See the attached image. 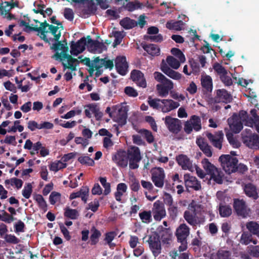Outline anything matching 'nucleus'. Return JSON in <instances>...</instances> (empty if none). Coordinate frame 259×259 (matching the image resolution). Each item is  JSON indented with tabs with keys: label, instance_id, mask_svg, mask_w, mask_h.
Wrapping results in <instances>:
<instances>
[{
	"label": "nucleus",
	"instance_id": "nucleus-1",
	"mask_svg": "<svg viewBox=\"0 0 259 259\" xmlns=\"http://www.w3.org/2000/svg\"><path fill=\"white\" fill-rule=\"evenodd\" d=\"M188 208L193 211L192 214L189 211L184 212L185 220L191 225L196 226L204 222L206 218L209 217L210 219L213 217L212 212L209 208L202 205L196 200H193L189 205Z\"/></svg>",
	"mask_w": 259,
	"mask_h": 259
},
{
	"label": "nucleus",
	"instance_id": "nucleus-2",
	"mask_svg": "<svg viewBox=\"0 0 259 259\" xmlns=\"http://www.w3.org/2000/svg\"><path fill=\"white\" fill-rule=\"evenodd\" d=\"M201 163L207 175L210 176V178L218 184L223 182V175L219 169L207 158L201 160Z\"/></svg>",
	"mask_w": 259,
	"mask_h": 259
},
{
	"label": "nucleus",
	"instance_id": "nucleus-3",
	"mask_svg": "<svg viewBox=\"0 0 259 259\" xmlns=\"http://www.w3.org/2000/svg\"><path fill=\"white\" fill-rule=\"evenodd\" d=\"M219 161L225 171L230 174L235 172L237 169V159L229 154L222 155L219 157Z\"/></svg>",
	"mask_w": 259,
	"mask_h": 259
},
{
	"label": "nucleus",
	"instance_id": "nucleus-4",
	"mask_svg": "<svg viewBox=\"0 0 259 259\" xmlns=\"http://www.w3.org/2000/svg\"><path fill=\"white\" fill-rule=\"evenodd\" d=\"M106 112L108 113L114 121L121 124L125 123L126 116L125 110L121 105H118L112 107H108L106 109Z\"/></svg>",
	"mask_w": 259,
	"mask_h": 259
},
{
	"label": "nucleus",
	"instance_id": "nucleus-5",
	"mask_svg": "<svg viewBox=\"0 0 259 259\" xmlns=\"http://www.w3.org/2000/svg\"><path fill=\"white\" fill-rule=\"evenodd\" d=\"M171 54L178 58H176L172 56H168L166 61L169 67L173 69H178L181 65V63H184L185 60V57L181 51L177 48H172L171 50Z\"/></svg>",
	"mask_w": 259,
	"mask_h": 259
},
{
	"label": "nucleus",
	"instance_id": "nucleus-6",
	"mask_svg": "<svg viewBox=\"0 0 259 259\" xmlns=\"http://www.w3.org/2000/svg\"><path fill=\"white\" fill-rule=\"evenodd\" d=\"M247 113L242 111L239 115H234L228 120L230 129L235 133H238L243 127V122L246 117Z\"/></svg>",
	"mask_w": 259,
	"mask_h": 259
},
{
	"label": "nucleus",
	"instance_id": "nucleus-7",
	"mask_svg": "<svg viewBox=\"0 0 259 259\" xmlns=\"http://www.w3.org/2000/svg\"><path fill=\"white\" fill-rule=\"evenodd\" d=\"M61 41H58L51 47V49L54 50L57 52L52 56V58L56 60H60L62 62L63 71H65V39Z\"/></svg>",
	"mask_w": 259,
	"mask_h": 259
},
{
	"label": "nucleus",
	"instance_id": "nucleus-8",
	"mask_svg": "<svg viewBox=\"0 0 259 259\" xmlns=\"http://www.w3.org/2000/svg\"><path fill=\"white\" fill-rule=\"evenodd\" d=\"M201 128L200 118L196 116H193L184 125V131L187 134H190L194 130L199 131Z\"/></svg>",
	"mask_w": 259,
	"mask_h": 259
},
{
	"label": "nucleus",
	"instance_id": "nucleus-9",
	"mask_svg": "<svg viewBox=\"0 0 259 259\" xmlns=\"http://www.w3.org/2000/svg\"><path fill=\"white\" fill-rule=\"evenodd\" d=\"M165 124L168 130L173 133L177 134L181 129V121L178 118L167 116L164 118Z\"/></svg>",
	"mask_w": 259,
	"mask_h": 259
},
{
	"label": "nucleus",
	"instance_id": "nucleus-10",
	"mask_svg": "<svg viewBox=\"0 0 259 259\" xmlns=\"http://www.w3.org/2000/svg\"><path fill=\"white\" fill-rule=\"evenodd\" d=\"M87 47L90 52L94 53H101L107 49L106 46L102 42L93 41L89 36L87 37Z\"/></svg>",
	"mask_w": 259,
	"mask_h": 259
},
{
	"label": "nucleus",
	"instance_id": "nucleus-11",
	"mask_svg": "<svg viewBox=\"0 0 259 259\" xmlns=\"http://www.w3.org/2000/svg\"><path fill=\"white\" fill-rule=\"evenodd\" d=\"M243 140L245 145L251 148L259 149V136L247 132L243 134Z\"/></svg>",
	"mask_w": 259,
	"mask_h": 259
},
{
	"label": "nucleus",
	"instance_id": "nucleus-12",
	"mask_svg": "<svg viewBox=\"0 0 259 259\" xmlns=\"http://www.w3.org/2000/svg\"><path fill=\"white\" fill-rule=\"evenodd\" d=\"M165 175L163 169L157 167L153 170L152 180L156 187L162 188L164 185Z\"/></svg>",
	"mask_w": 259,
	"mask_h": 259
},
{
	"label": "nucleus",
	"instance_id": "nucleus-13",
	"mask_svg": "<svg viewBox=\"0 0 259 259\" xmlns=\"http://www.w3.org/2000/svg\"><path fill=\"white\" fill-rule=\"evenodd\" d=\"M66 80L70 79L73 73V71L75 70L76 67L78 63L77 59H73L70 56L66 55Z\"/></svg>",
	"mask_w": 259,
	"mask_h": 259
},
{
	"label": "nucleus",
	"instance_id": "nucleus-14",
	"mask_svg": "<svg viewBox=\"0 0 259 259\" xmlns=\"http://www.w3.org/2000/svg\"><path fill=\"white\" fill-rule=\"evenodd\" d=\"M149 248L154 256H157L161 252V244L159 237L151 236L148 240Z\"/></svg>",
	"mask_w": 259,
	"mask_h": 259
},
{
	"label": "nucleus",
	"instance_id": "nucleus-15",
	"mask_svg": "<svg viewBox=\"0 0 259 259\" xmlns=\"http://www.w3.org/2000/svg\"><path fill=\"white\" fill-rule=\"evenodd\" d=\"M152 211L154 219L156 221H160L166 215L164 205L160 201L154 203Z\"/></svg>",
	"mask_w": 259,
	"mask_h": 259
},
{
	"label": "nucleus",
	"instance_id": "nucleus-16",
	"mask_svg": "<svg viewBox=\"0 0 259 259\" xmlns=\"http://www.w3.org/2000/svg\"><path fill=\"white\" fill-rule=\"evenodd\" d=\"M234 207L238 215L246 218L249 215L250 209L242 200H235L234 203Z\"/></svg>",
	"mask_w": 259,
	"mask_h": 259
},
{
	"label": "nucleus",
	"instance_id": "nucleus-17",
	"mask_svg": "<svg viewBox=\"0 0 259 259\" xmlns=\"http://www.w3.org/2000/svg\"><path fill=\"white\" fill-rule=\"evenodd\" d=\"M207 137L214 147L219 149L222 148L224 139V134L222 131H219L214 135L208 133Z\"/></svg>",
	"mask_w": 259,
	"mask_h": 259
},
{
	"label": "nucleus",
	"instance_id": "nucleus-18",
	"mask_svg": "<svg viewBox=\"0 0 259 259\" xmlns=\"http://www.w3.org/2000/svg\"><path fill=\"white\" fill-rule=\"evenodd\" d=\"M115 67L117 72L122 75H124L127 72L128 64L126 58L123 56L117 57L115 60Z\"/></svg>",
	"mask_w": 259,
	"mask_h": 259
},
{
	"label": "nucleus",
	"instance_id": "nucleus-19",
	"mask_svg": "<svg viewBox=\"0 0 259 259\" xmlns=\"http://www.w3.org/2000/svg\"><path fill=\"white\" fill-rule=\"evenodd\" d=\"M87 38H82L71 46L70 53L72 55L77 56L82 53L87 47Z\"/></svg>",
	"mask_w": 259,
	"mask_h": 259
},
{
	"label": "nucleus",
	"instance_id": "nucleus-20",
	"mask_svg": "<svg viewBox=\"0 0 259 259\" xmlns=\"http://www.w3.org/2000/svg\"><path fill=\"white\" fill-rule=\"evenodd\" d=\"M131 77L132 80L138 86L143 88L146 87L147 83L144 74L140 71L137 70L132 71Z\"/></svg>",
	"mask_w": 259,
	"mask_h": 259
},
{
	"label": "nucleus",
	"instance_id": "nucleus-21",
	"mask_svg": "<svg viewBox=\"0 0 259 259\" xmlns=\"http://www.w3.org/2000/svg\"><path fill=\"white\" fill-rule=\"evenodd\" d=\"M85 114L86 116L91 118L92 115H94L97 120H99L102 117V113L100 112L99 107L95 104H90L85 106Z\"/></svg>",
	"mask_w": 259,
	"mask_h": 259
},
{
	"label": "nucleus",
	"instance_id": "nucleus-22",
	"mask_svg": "<svg viewBox=\"0 0 259 259\" xmlns=\"http://www.w3.org/2000/svg\"><path fill=\"white\" fill-rule=\"evenodd\" d=\"M184 182L187 188H191L195 190H199L201 188L200 183L197 179L189 174L184 175Z\"/></svg>",
	"mask_w": 259,
	"mask_h": 259
},
{
	"label": "nucleus",
	"instance_id": "nucleus-23",
	"mask_svg": "<svg viewBox=\"0 0 259 259\" xmlns=\"http://www.w3.org/2000/svg\"><path fill=\"white\" fill-rule=\"evenodd\" d=\"M155 79L158 82H160L161 84L166 88L169 91L174 89V83L173 82L166 78L162 73L155 72L154 74Z\"/></svg>",
	"mask_w": 259,
	"mask_h": 259
},
{
	"label": "nucleus",
	"instance_id": "nucleus-24",
	"mask_svg": "<svg viewBox=\"0 0 259 259\" xmlns=\"http://www.w3.org/2000/svg\"><path fill=\"white\" fill-rule=\"evenodd\" d=\"M176 160L182 168L184 170H192V161L190 159L185 155L181 154L178 155L176 157Z\"/></svg>",
	"mask_w": 259,
	"mask_h": 259
},
{
	"label": "nucleus",
	"instance_id": "nucleus-25",
	"mask_svg": "<svg viewBox=\"0 0 259 259\" xmlns=\"http://www.w3.org/2000/svg\"><path fill=\"white\" fill-rule=\"evenodd\" d=\"M180 106V104L171 99H162L161 111L163 113L168 112Z\"/></svg>",
	"mask_w": 259,
	"mask_h": 259
},
{
	"label": "nucleus",
	"instance_id": "nucleus-26",
	"mask_svg": "<svg viewBox=\"0 0 259 259\" xmlns=\"http://www.w3.org/2000/svg\"><path fill=\"white\" fill-rule=\"evenodd\" d=\"M161 71L169 77L172 79L179 80L182 78V74L171 69L166 64H162L161 66Z\"/></svg>",
	"mask_w": 259,
	"mask_h": 259
},
{
	"label": "nucleus",
	"instance_id": "nucleus-27",
	"mask_svg": "<svg viewBox=\"0 0 259 259\" xmlns=\"http://www.w3.org/2000/svg\"><path fill=\"white\" fill-rule=\"evenodd\" d=\"M190 233L189 228L185 224H182L177 228L176 235L179 241L186 240Z\"/></svg>",
	"mask_w": 259,
	"mask_h": 259
},
{
	"label": "nucleus",
	"instance_id": "nucleus-28",
	"mask_svg": "<svg viewBox=\"0 0 259 259\" xmlns=\"http://www.w3.org/2000/svg\"><path fill=\"white\" fill-rule=\"evenodd\" d=\"M232 100L231 96L224 89H219L216 91L215 101L217 102H230Z\"/></svg>",
	"mask_w": 259,
	"mask_h": 259
},
{
	"label": "nucleus",
	"instance_id": "nucleus-29",
	"mask_svg": "<svg viewBox=\"0 0 259 259\" xmlns=\"http://www.w3.org/2000/svg\"><path fill=\"white\" fill-rule=\"evenodd\" d=\"M201 84L202 88L207 92H211L213 89V82L211 77L207 74L201 76Z\"/></svg>",
	"mask_w": 259,
	"mask_h": 259
},
{
	"label": "nucleus",
	"instance_id": "nucleus-30",
	"mask_svg": "<svg viewBox=\"0 0 259 259\" xmlns=\"http://www.w3.org/2000/svg\"><path fill=\"white\" fill-rule=\"evenodd\" d=\"M104 63H105V59H100L99 58H96L93 61H92L91 68L89 69L90 75H92L95 70H97V76H99L101 73L98 70L101 68L104 67Z\"/></svg>",
	"mask_w": 259,
	"mask_h": 259
},
{
	"label": "nucleus",
	"instance_id": "nucleus-31",
	"mask_svg": "<svg viewBox=\"0 0 259 259\" xmlns=\"http://www.w3.org/2000/svg\"><path fill=\"white\" fill-rule=\"evenodd\" d=\"M115 162L122 167H126L128 164V157L124 152H118L113 158Z\"/></svg>",
	"mask_w": 259,
	"mask_h": 259
},
{
	"label": "nucleus",
	"instance_id": "nucleus-32",
	"mask_svg": "<svg viewBox=\"0 0 259 259\" xmlns=\"http://www.w3.org/2000/svg\"><path fill=\"white\" fill-rule=\"evenodd\" d=\"M127 185L124 183H119L117 186L116 192L115 193V197L117 201L121 202L123 194L126 192Z\"/></svg>",
	"mask_w": 259,
	"mask_h": 259
},
{
	"label": "nucleus",
	"instance_id": "nucleus-33",
	"mask_svg": "<svg viewBox=\"0 0 259 259\" xmlns=\"http://www.w3.org/2000/svg\"><path fill=\"white\" fill-rule=\"evenodd\" d=\"M245 194L249 197H252L254 199L257 198V192L254 186L251 184H246L244 188Z\"/></svg>",
	"mask_w": 259,
	"mask_h": 259
},
{
	"label": "nucleus",
	"instance_id": "nucleus-34",
	"mask_svg": "<svg viewBox=\"0 0 259 259\" xmlns=\"http://www.w3.org/2000/svg\"><path fill=\"white\" fill-rule=\"evenodd\" d=\"M185 23L181 20L178 21H169L166 24V27L170 30H175L177 31L181 30Z\"/></svg>",
	"mask_w": 259,
	"mask_h": 259
},
{
	"label": "nucleus",
	"instance_id": "nucleus-35",
	"mask_svg": "<svg viewBox=\"0 0 259 259\" xmlns=\"http://www.w3.org/2000/svg\"><path fill=\"white\" fill-rule=\"evenodd\" d=\"M143 48L148 54L151 56H157L160 53L159 48L154 44L143 45Z\"/></svg>",
	"mask_w": 259,
	"mask_h": 259
},
{
	"label": "nucleus",
	"instance_id": "nucleus-36",
	"mask_svg": "<svg viewBox=\"0 0 259 259\" xmlns=\"http://www.w3.org/2000/svg\"><path fill=\"white\" fill-rule=\"evenodd\" d=\"M5 184L8 189L10 188L8 185L11 184V186L15 185L18 189H19L22 187L23 182L21 179L16 178H13L10 179L6 180Z\"/></svg>",
	"mask_w": 259,
	"mask_h": 259
},
{
	"label": "nucleus",
	"instance_id": "nucleus-37",
	"mask_svg": "<svg viewBox=\"0 0 259 259\" xmlns=\"http://www.w3.org/2000/svg\"><path fill=\"white\" fill-rule=\"evenodd\" d=\"M128 158H141L139 149L135 146H130L127 150Z\"/></svg>",
	"mask_w": 259,
	"mask_h": 259
},
{
	"label": "nucleus",
	"instance_id": "nucleus-38",
	"mask_svg": "<svg viewBox=\"0 0 259 259\" xmlns=\"http://www.w3.org/2000/svg\"><path fill=\"white\" fill-rule=\"evenodd\" d=\"M219 213L222 217L226 218L229 217L232 214V208L229 205H225L220 204L219 206Z\"/></svg>",
	"mask_w": 259,
	"mask_h": 259
},
{
	"label": "nucleus",
	"instance_id": "nucleus-39",
	"mask_svg": "<svg viewBox=\"0 0 259 259\" xmlns=\"http://www.w3.org/2000/svg\"><path fill=\"white\" fill-rule=\"evenodd\" d=\"M120 25L126 29H130L135 27L137 23L134 21L128 18H125L120 22Z\"/></svg>",
	"mask_w": 259,
	"mask_h": 259
},
{
	"label": "nucleus",
	"instance_id": "nucleus-40",
	"mask_svg": "<svg viewBox=\"0 0 259 259\" xmlns=\"http://www.w3.org/2000/svg\"><path fill=\"white\" fill-rule=\"evenodd\" d=\"M34 6L37 7V9H33L32 10L33 12L35 14H40L42 15L43 17L45 18L46 17L45 14L44 9L46 8V5L44 4L43 2L40 1L39 2H35L34 3Z\"/></svg>",
	"mask_w": 259,
	"mask_h": 259
},
{
	"label": "nucleus",
	"instance_id": "nucleus-41",
	"mask_svg": "<svg viewBox=\"0 0 259 259\" xmlns=\"http://www.w3.org/2000/svg\"><path fill=\"white\" fill-rule=\"evenodd\" d=\"M246 227L251 233L259 237V224L256 222H250L247 224Z\"/></svg>",
	"mask_w": 259,
	"mask_h": 259
},
{
	"label": "nucleus",
	"instance_id": "nucleus-42",
	"mask_svg": "<svg viewBox=\"0 0 259 259\" xmlns=\"http://www.w3.org/2000/svg\"><path fill=\"white\" fill-rule=\"evenodd\" d=\"M116 236V233L114 232H110L106 234L104 240L110 248H112L115 246V243L112 242Z\"/></svg>",
	"mask_w": 259,
	"mask_h": 259
},
{
	"label": "nucleus",
	"instance_id": "nucleus-43",
	"mask_svg": "<svg viewBox=\"0 0 259 259\" xmlns=\"http://www.w3.org/2000/svg\"><path fill=\"white\" fill-rule=\"evenodd\" d=\"M34 199L37 202L39 207L46 211L47 209V204L44 198L40 194H36L34 197Z\"/></svg>",
	"mask_w": 259,
	"mask_h": 259
},
{
	"label": "nucleus",
	"instance_id": "nucleus-44",
	"mask_svg": "<svg viewBox=\"0 0 259 259\" xmlns=\"http://www.w3.org/2000/svg\"><path fill=\"white\" fill-rule=\"evenodd\" d=\"M213 69L217 74L221 77L225 74H228V71L220 63H215L213 64Z\"/></svg>",
	"mask_w": 259,
	"mask_h": 259
},
{
	"label": "nucleus",
	"instance_id": "nucleus-45",
	"mask_svg": "<svg viewBox=\"0 0 259 259\" xmlns=\"http://www.w3.org/2000/svg\"><path fill=\"white\" fill-rule=\"evenodd\" d=\"M148 104L154 109L161 110L162 100L159 99H152L151 97L148 98Z\"/></svg>",
	"mask_w": 259,
	"mask_h": 259
},
{
	"label": "nucleus",
	"instance_id": "nucleus-46",
	"mask_svg": "<svg viewBox=\"0 0 259 259\" xmlns=\"http://www.w3.org/2000/svg\"><path fill=\"white\" fill-rule=\"evenodd\" d=\"M125 9L128 11H133L138 9L142 8V4L138 1L134 2H129L125 6Z\"/></svg>",
	"mask_w": 259,
	"mask_h": 259
},
{
	"label": "nucleus",
	"instance_id": "nucleus-47",
	"mask_svg": "<svg viewBox=\"0 0 259 259\" xmlns=\"http://www.w3.org/2000/svg\"><path fill=\"white\" fill-rule=\"evenodd\" d=\"M139 217L142 222L149 223L152 221L151 212L150 211H144L139 213Z\"/></svg>",
	"mask_w": 259,
	"mask_h": 259
},
{
	"label": "nucleus",
	"instance_id": "nucleus-48",
	"mask_svg": "<svg viewBox=\"0 0 259 259\" xmlns=\"http://www.w3.org/2000/svg\"><path fill=\"white\" fill-rule=\"evenodd\" d=\"M138 132L146 139L148 143H151L154 141V137L151 132L145 129H142Z\"/></svg>",
	"mask_w": 259,
	"mask_h": 259
},
{
	"label": "nucleus",
	"instance_id": "nucleus-49",
	"mask_svg": "<svg viewBox=\"0 0 259 259\" xmlns=\"http://www.w3.org/2000/svg\"><path fill=\"white\" fill-rule=\"evenodd\" d=\"M40 26L39 27H33V28H31V31H36V32H41L42 33H48V31L46 30V28L47 27H49L50 25L49 24L47 21L45 20L44 22H40Z\"/></svg>",
	"mask_w": 259,
	"mask_h": 259
},
{
	"label": "nucleus",
	"instance_id": "nucleus-50",
	"mask_svg": "<svg viewBox=\"0 0 259 259\" xmlns=\"http://www.w3.org/2000/svg\"><path fill=\"white\" fill-rule=\"evenodd\" d=\"M79 212L76 209L66 208V217L72 220H75L78 218Z\"/></svg>",
	"mask_w": 259,
	"mask_h": 259
},
{
	"label": "nucleus",
	"instance_id": "nucleus-51",
	"mask_svg": "<svg viewBox=\"0 0 259 259\" xmlns=\"http://www.w3.org/2000/svg\"><path fill=\"white\" fill-rule=\"evenodd\" d=\"M156 89L159 96L161 97H165L168 95L169 91L161 83L156 85Z\"/></svg>",
	"mask_w": 259,
	"mask_h": 259
},
{
	"label": "nucleus",
	"instance_id": "nucleus-52",
	"mask_svg": "<svg viewBox=\"0 0 259 259\" xmlns=\"http://www.w3.org/2000/svg\"><path fill=\"white\" fill-rule=\"evenodd\" d=\"M32 192V187L30 183H27L26 186H24L22 190V195L26 199L29 198Z\"/></svg>",
	"mask_w": 259,
	"mask_h": 259
},
{
	"label": "nucleus",
	"instance_id": "nucleus-53",
	"mask_svg": "<svg viewBox=\"0 0 259 259\" xmlns=\"http://www.w3.org/2000/svg\"><path fill=\"white\" fill-rule=\"evenodd\" d=\"M78 161L83 164H85L88 166H93L95 162L90 157L87 156H83L79 157Z\"/></svg>",
	"mask_w": 259,
	"mask_h": 259
},
{
	"label": "nucleus",
	"instance_id": "nucleus-54",
	"mask_svg": "<svg viewBox=\"0 0 259 259\" xmlns=\"http://www.w3.org/2000/svg\"><path fill=\"white\" fill-rule=\"evenodd\" d=\"M192 170L190 171L191 172L195 171L197 175L200 179H204L207 175L206 172L204 171L203 169L196 164L193 165L192 166Z\"/></svg>",
	"mask_w": 259,
	"mask_h": 259
},
{
	"label": "nucleus",
	"instance_id": "nucleus-55",
	"mask_svg": "<svg viewBox=\"0 0 259 259\" xmlns=\"http://www.w3.org/2000/svg\"><path fill=\"white\" fill-rule=\"evenodd\" d=\"M65 167V163L60 161H57L53 162L50 166V169L54 171H57Z\"/></svg>",
	"mask_w": 259,
	"mask_h": 259
},
{
	"label": "nucleus",
	"instance_id": "nucleus-56",
	"mask_svg": "<svg viewBox=\"0 0 259 259\" xmlns=\"http://www.w3.org/2000/svg\"><path fill=\"white\" fill-rule=\"evenodd\" d=\"M2 221L7 223H11L16 219L12 215L9 214L5 210L2 211Z\"/></svg>",
	"mask_w": 259,
	"mask_h": 259
},
{
	"label": "nucleus",
	"instance_id": "nucleus-57",
	"mask_svg": "<svg viewBox=\"0 0 259 259\" xmlns=\"http://www.w3.org/2000/svg\"><path fill=\"white\" fill-rule=\"evenodd\" d=\"M100 181L105 189L104 194L106 195L109 194L111 191L110 184L107 182L106 179L105 178H101L100 179Z\"/></svg>",
	"mask_w": 259,
	"mask_h": 259
},
{
	"label": "nucleus",
	"instance_id": "nucleus-58",
	"mask_svg": "<svg viewBox=\"0 0 259 259\" xmlns=\"http://www.w3.org/2000/svg\"><path fill=\"white\" fill-rule=\"evenodd\" d=\"M89 193V189L87 187H83L81 188L78 193H80L79 197L81 198L82 201L86 202L88 198Z\"/></svg>",
	"mask_w": 259,
	"mask_h": 259
},
{
	"label": "nucleus",
	"instance_id": "nucleus-59",
	"mask_svg": "<svg viewBox=\"0 0 259 259\" xmlns=\"http://www.w3.org/2000/svg\"><path fill=\"white\" fill-rule=\"evenodd\" d=\"M170 256L172 259H189L186 253H178V251L173 250L170 252Z\"/></svg>",
	"mask_w": 259,
	"mask_h": 259
},
{
	"label": "nucleus",
	"instance_id": "nucleus-60",
	"mask_svg": "<svg viewBox=\"0 0 259 259\" xmlns=\"http://www.w3.org/2000/svg\"><path fill=\"white\" fill-rule=\"evenodd\" d=\"M114 36L115 39L114 42V47L119 45L121 42V40L123 37V34L122 32L119 31H115L113 32Z\"/></svg>",
	"mask_w": 259,
	"mask_h": 259
},
{
	"label": "nucleus",
	"instance_id": "nucleus-61",
	"mask_svg": "<svg viewBox=\"0 0 259 259\" xmlns=\"http://www.w3.org/2000/svg\"><path fill=\"white\" fill-rule=\"evenodd\" d=\"M6 241L9 243L17 244L19 240L15 236L12 234H6L5 237Z\"/></svg>",
	"mask_w": 259,
	"mask_h": 259
},
{
	"label": "nucleus",
	"instance_id": "nucleus-62",
	"mask_svg": "<svg viewBox=\"0 0 259 259\" xmlns=\"http://www.w3.org/2000/svg\"><path fill=\"white\" fill-rule=\"evenodd\" d=\"M251 235L244 233L242 234L240 240L241 243L245 245L248 244L251 241Z\"/></svg>",
	"mask_w": 259,
	"mask_h": 259
},
{
	"label": "nucleus",
	"instance_id": "nucleus-63",
	"mask_svg": "<svg viewBox=\"0 0 259 259\" xmlns=\"http://www.w3.org/2000/svg\"><path fill=\"white\" fill-rule=\"evenodd\" d=\"M249 253L253 257H257L259 256V246H251L248 247Z\"/></svg>",
	"mask_w": 259,
	"mask_h": 259
},
{
	"label": "nucleus",
	"instance_id": "nucleus-64",
	"mask_svg": "<svg viewBox=\"0 0 259 259\" xmlns=\"http://www.w3.org/2000/svg\"><path fill=\"white\" fill-rule=\"evenodd\" d=\"M25 226L24 223L21 220H19L14 225L15 232H24Z\"/></svg>",
	"mask_w": 259,
	"mask_h": 259
}]
</instances>
